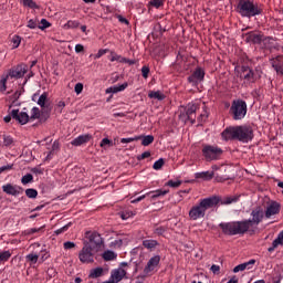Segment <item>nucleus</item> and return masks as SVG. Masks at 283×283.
<instances>
[{
    "label": "nucleus",
    "instance_id": "obj_1",
    "mask_svg": "<svg viewBox=\"0 0 283 283\" xmlns=\"http://www.w3.org/2000/svg\"><path fill=\"white\" fill-rule=\"evenodd\" d=\"M264 216L265 213L262 208H255L251 212L252 219L221 222L219 228L224 235H244V233H249L251 227H258L264 220Z\"/></svg>",
    "mask_w": 283,
    "mask_h": 283
},
{
    "label": "nucleus",
    "instance_id": "obj_2",
    "mask_svg": "<svg viewBox=\"0 0 283 283\" xmlns=\"http://www.w3.org/2000/svg\"><path fill=\"white\" fill-rule=\"evenodd\" d=\"M235 12L243 19H253L264 12L261 3L253 0H239L235 6Z\"/></svg>",
    "mask_w": 283,
    "mask_h": 283
},
{
    "label": "nucleus",
    "instance_id": "obj_3",
    "mask_svg": "<svg viewBox=\"0 0 283 283\" xmlns=\"http://www.w3.org/2000/svg\"><path fill=\"white\" fill-rule=\"evenodd\" d=\"M220 203V198L209 197L201 199L199 205L193 206L189 211V218L191 220H200L207 216V210L213 209Z\"/></svg>",
    "mask_w": 283,
    "mask_h": 283
},
{
    "label": "nucleus",
    "instance_id": "obj_4",
    "mask_svg": "<svg viewBox=\"0 0 283 283\" xmlns=\"http://www.w3.org/2000/svg\"><path fill=\"white\" fill-rule=\"evenodd\" d=\"M247 102L242 99H235L232 102V105L230 107V114L233 118V120H242L247 116Z\"/></svg>",
    "mask_w": 283,
    "mask_h": 283
},
{
    "label": "nucleus",
    "instance_id": "obj_5",
    "mask_svg": "<svg viewBox=\"0 0 283 283\" xmlns=\"http://www.w3.org/2000/svg\"><path fill=\"white\" fill-rule=\"evenodd\" d=\"M201 154L207 163L220 160V156H222V148L212 145H203Z\"/></svg>",
    "mask_w": 283,
    "mask_h": 283
},
{
    "label": "nucleus",
    "instance_id": "obj_6",
    "mask_svg": "<svg viewBox=\"0 0 283 283\" xmlns=\"http://www.w3.org/2000/svg\"><path fill=\"white\" fill-rule=\"evenodd\" d=\"M86 238L88 241H84V244H90L93 251L98 253V251L103 249V244H105V241H103V237H101V233L96 231L87 232Z\"/></svg>",
    "mask_w": 283,
    "mask_h": 283
},
{
    "label": "nucleus",
    "instance_id": "obj_7",
    "mask_svg": "<svg viewBox=\"0 0 283 283\" xmlns=\"http://www.w3.org/2000/svg\"><path fill=\"white\" fill-rule=\"evenodd\" d=\"M17 120L20 125H28L30 123V115L28 112H19V109H12L9 115L4 117V123H10V120Z\"/></svg>",
    "mask_w": 283,
    "mask_h": 283
},
{
    "label": "nucleus",
    "instance_id": "obj_8",
    "mask_svg": "<svg viewBox=\"0 0 283 283\" xmlns=\"http://www.w3.org/2000/svg\"><path fill=\"white\" fill-rule=\"evenodd\" d=\"M245 43H252L253 45H260L262 41H271V36H265L260 31H250L243 34Z\"/></svg>",
    "mask_w": 283,
    "mask_h": 283
},
{
    "label": "nucleus",
    "instance_id": "obj_9",
    "mask_svg": "<svg viewBox=\"0 0 283 283\" xmlns=\"http://www.w3.org/2000/svg\"><path fill=\"white\" fill-rule=\"evenodd\" d=\"M94 253L96 250L92 249L91 244H85L78 253V260L82 264H92L94 262Z\"/></svg>",
    "mask_w": 283,
    "mask_h": 283
},
{
    "label": "nucleus",
    "instance_id": "obj_10",
    "mask_svg": "<svg viewBox=\"0 0 283 283\" xmlns=\"http://www.w3.org/2000/svg\"><path fill=\"white\" fill-rule=\"evenodd\" d=\"M196 109H198V106L196 105H188L187 107L181 106L179 109L181 114L179 115V120H182L184 123H187V120H190L191 124L196 123Z\"/></svg>",
    "mask_w": 283,
    "mask_h": 283
},
{
    "label": "nucleus",
    "instance_id": "obj_11",
    "mask_svg": "<svg viewBox=\"0 0 283 283\" xmlns=\"http://www.w3.org/2000/svg\"><path fill=\"white\" fill-rule=\"evenodd\" d=\"M253 127L250 125L238 126V140L240 143H250V140H253Z\"/></svg>",
    "mask_w": 283,
    "mask_h": 283
},
{
    "label": "nucleus",
    "instance_id": "obj_12",
    "mask_svg": "<svg viewBox=\"0 0 283 283\" xmlns=\"http://www.w3.org/2000/svg\"><path fill=\"white\" fill-rule=\"evenodd\" d=\"M1 189L3 193H6L7 196H12L13 198H19V196H23V191H25L23 187L12 182H7L2 185Z\"/></svg>",
    "mask_w": 283,
    "mask_h": 283
},
{
    "label": "nucleus",
    "instance_id": "obj_13",
    "mask_svg": "<svg viewBox=\"0 0 283 283\" xmlns=\"http://www.w3.org/2000/svg\"><path fill=\"white\" fill-rule=\"evenodd\" d=\"M9 78H23L28 74L27 64H18L17 66L11 67L6 73Z\"/></svg>",
    "mask_w": 283,
    "mask_h": 283
},
{
    "label": "nucleus",
    "instance_id": "obj_14",
    "mask_svg": "<svg viewBox=\"0 0 283 283\" xmlns=\"http://www.w3.org/2000/svg\"><path fill=\"white\" fill-rule=\"evenodd\" d=\"M281 209H282V206L277 201L270 202V205H268L265 209V218L268 220H271L273 216H277L280 213Z\"/></svg>",
    "mask_w": 283,
    "mask_h": 283
},
{
    "label": "nucleus",
    "instance_id": "obj_15",
    "mask_svg": "<svg viewBox=\"0 0 283 283\" xmlns=\"http://www.w3.org/2000/svg\"><path fill=\"white\" fill-rule=\"evenodd\" d=\"M188 81L192 83V85H198V83H202L205 81V70H202V67H197L193 73L188 76Z\"/></svg>",
    "mask_w": 283,
    "mask_h": 283
},
{
    "label": "nucleus",
    "instance_id": "obj_16",
    "mask_svg": "<svg viewBox=\"0 0 283 283\" xmlns=\"http://www.w3.org/2000/svg\"><path fill=\"white\" fill-rule=\"evenodd\" d=\"M241 72L243 74L244 81L248 83H255L258 81V75L255 74V71L253 69L249 67L248 65L241 66Z\"/></svg>",
    "mask_w": 283,
    "mask_h": 283
},
{
    "label": "nucleus",
    "instance_id": "obj_17",
    "mask_svg": "<svg viewBox=\"0 0 283 283\" xmlns=\"http://www.w3.org/2000/svg\"><path fill=\"white\" fill-rule=\"evenodd\" d=\"M238 126H229L222 133L223 140H238Z\"/></svg>",
    "mask_w": 283,
    "mask_h": 283
},
{
    "label": "nucleus",
    "instance_id": "obj_18",
    "mask_svg": "<svg viewBox=\"0 0 283 283\" xmlns=\"http://www.w3.org/2000/svg\"><path fill=\"white\" fill-rule=\"evenodd\" d=\"M270 63L277 76H283V55H277L276 57L270 60Z\"/></svg>",
    "mask_w": 283,
    "mask_h": 283
},
{
    "label": "nucleus",
    "instance_id": "obj_19",
    "mask_svg": "<svg viewBox=\"0 0 283 283\" xmlns=\"http://www.w3.org/2000/svg\"><path fill=\"white\" fill-rule=\"evenodd\" d=\"M25 92V88H23V86H21L19 90H17L12 95L9 96V101H10V105H9V109L11 107H19V105H21L19 103V98H21V95Z\"/></svg>",
    "mask_w": 283,
    "mask_h": 283
},
{
    "label": "nucleus",
    "instance_id": "obj_20",
    "mask_svg": "<svg viewBox=\"0 0 283 283\" xmlns=\"http://www.w3.org/2000/svg\"><path fill=\"white\" fill-rule=\"evenodd\" d=\"M90 140H92V135H80L71 142V145L74 147H81V145H85V143H90Z\"/></svg>",
    "mask_w": 283,
    "mask_h": 283
},
{
    "label": "nucleus",
    "instance_id": "obj_21",
    "mask_svg": "<svg viewBox=\"0 0 283 283\" xmlns=\"http://www.w3.org/2000/svg\"><path fill=\"white\" fill-rule=\"evenodd\" d=\"M160 263V256H153L147 265L144 269V273H146V275H148V273H151V271H154V269H156V266H158V264Z\"/></svg>",
    "mask_w": 283,
    "mask_h": 283
},
{
    "label": "nucleus",
    "instance_id": "obj_22",
    "mask_svg": "<svg viewBox=\"0 0 283 283\" xmlns=\"http://www.w3.org/2000/svg\"><path fill=\"white\" fill-rule=\"evenodd\" d=\"M125 275H127V272H125V270L123 269L114 270L111 274L112 282L118 283L120 282V280H123V277H125Z\"/></svg>",
    "mask_w": 283,
    "mask_h": 283
},
{
    "label": "nucleus",
    "instance_id": "obj_23",
    "mask_svg": "<svg viewBox=\"0 0 283 283\" xmlns=\"http://www.w3.org/2000/svg\"><path fill=\"white\" fill-rule=\"evenodd\" d=\"M279 247H283V230L274 239V241L272 242V247L268 249L269 253H273V251H275V249H277Z\"/></svg>",
    "mask_w": 283,
    "mask_h": 283
},
{
    "label": "nucleus",
    "instance_id": "obj_24",
    "mask_svg": "<svg viewBox=\"0 0 283 283\" xmlns=\"http://www.w3.org/2000/svg\"><path fill=\"white\" fill-rule=\"evenodd\" d=\"M129 87V84L125 82L120 85L111 86L106 90V94H118V92H125Z\"/></svg>",
    "mask_w": 283,
    "mask_h": 283
},
{
    "label": "nucleus",
    "instance_id": "obj_25",
    "mask_svg": "<svg viewBox=\"0 0 283 283\" xmlns=\"http://www.w3.org/2000/svg\"><path fill=\"white\" fill-rule=\"evenodd\" d=\"M169 193V190H163V189H157L150 192H147L146 196H150L151 200H158V198H163Z\"/></svg>",
    "mask_w": 283,
    "mask_h": 283
},
{
    "label": "nucleus",
    "instance_id": "obj_26",
    "mask_svg": "<svg viewBox=\"0 0 283 283\" xmlns=\"http://www.w3.org/2000/svg\"><path fill=\"white\" fill-rule=\"evenodd\" d=\"M213 176H216V172L212 171H201V172H196L195 178L201 179V180H213Z\"/></svg>",
    "mask_w": 283,
    "mask_h": 283
},
{
    "label": "nucleus",
    "instance_id": "obj_27",
    "mask_svg": "<svg viewBox=\"0 0 283 283\" xmlns=\"http://www.w3.org/2000/svg\"><path fill=\"white\" fill-rule=\"evenodd\" d=\"M253 264H255V260L253 259L250 260L249 262L241 263L233 269V273H240V271H245V269H251Z\"/></svg>",
    "mask_w": 283,
    "mask_h": 283
},
{
    "label": "nucleus",
    "instance_id": "obj_28",
    "mask_svg": "<svg viewBox=\"0 0 283 283\" xmlns=\"http://www.w3.org/2000/svg\"><path fill=\"white\" fill-rule=\"evenodd\" d=\"M8 78H10L8 76L7 73L0 75V92L3 93L8 90Z\"/></svg>",
    "mask_w": 283,
    "mask_h": 283
},
{
    "label": "nucleus",
    "instance_id": "obj_29",
    "mask_svg": "<svg viewBox=\"0 0 283 283\" xmlns=\"http://www.w3.org/2000/svg\"><path fill=\"white\" fill-rule=\"evenodd\" d=\"M102 258L105 260V262H112V260H116L118 255L114 251L107 250L103 253Z\"/></svg>",
    "mask_w": 283,
    "mask_h": 283
},
{
    "label": "nucleus",
    "instance_id": "obj_30",
    "mask_svg": "<svg viewBox=\"0 0 283 283\" xmlns=\"http://www.w3.org/2000/svg\"><path fill=\"white\" fill-rule=\"evenodd\" d=\"M139 137H142L140 140L144 147H149L154 143V135H139Z\"/></svg>",
    "mask_w": 283,
    "mask_h": 283
},
{
    "label": "nucleus",
    "instance_id": "obj_31",
    "mask_svg": "<svg viewBox=\"0 0 283 283\" xmlns=\"http://www.w3.org/2000/svg\"><path fill=\"white\" fill-rule=\"evenodd\" d=\"M148 98H155L156 101H165V96L160 91H151L148 93Z\"/></svg>",
    "mask_w": 283,
    "mask_h": 283
},
{
    "label": "nucleus",
    "instance_id": "obj_32",
    "mask_svg": "<svg viewBox=\"0 0 283 283\" xmlns=\"http://www.w3.org/2000/svg\"><path fill=\"white\" fill-rule=\"evenodd\" d=\"M12 258V252L10 250L0 252V264L8 262Z\"/></svg>",
    "mask_w": 283,
    "mask_h": 283
},
{
    "label": "nucleus",
    "instance_id": "obj_33",
    "mask_svg": "<svg viewBox=\"0 0 283 283\" xmlns=\"http://www.w3.org/2000/svg\"><path fill=\"white\" fill-rule=\"evenodd\" d=\"M103 268L93 269L90 273V277H92V280H96V277H103Z\"/></svg>",
    "mask_w": 283,
    "mask_h": 283
},
{
    "label": "nucleus",
    "instance_id": "obj_34",
    "mask_svg": "<svg viewBox=\"0 0 283 283\" xmlns=\"http://www.w3.org/2000/svg\"><path fill=\"white\" fill-rule=\"evenodd\" d=\"M25 196H27V198H30L31 200H34L39 196V191L34 188H28L25 190Z\"/></svg>",
    "mask_w": 283,
    "mask_h": 283
},
{
    "label": "nucleus",
    "instance_id": "obj_35",
    "mask_svg": "<svg viewBox=\"0 0 283 283\" xmlns=\"http://www.w3.org/2000/svg\"><path fill=\"white\" fill-rule=\"evenodd\" d=\"M38 118H41V111L39 107H33L31 109V116H29V120H36Z\"/></svg>",
    "mask_w": 283,
    "mask_h": 283
},
{
    "label": "nucleus",
    "instance_id": "obj_36",
    "mask_svg": "<svg viewBox=\"0 0 283 283\" xmlns=\"http://www.w3.org/2000/svg\"><path fill=\"white\" fill-rule=\"evenodd\" d=\"M143 245L145 249H156L158 247V241L156 240H144Z\"/></svg>",
    "mask_w": 283,
    "mask_h": 283
},
{
    "label": "nucleus",
    "instance_id": "obj_37",
    "mask_svg": "<svg viewBox=\"0 0 283 283\" xmlns=\"http://www.w3.org/2000/svg\"><path fill=\"white\" fill-rule=\"evenodd\" d=\"M164 32H165V29H163V24L158 22L154 25V32H153L154 36H161Z\"/></svg>",
    "mask_w": 283,
    "mask_h": 283
},
{
    "label": "nucleus",
    "instance_id": "obj_38",
    "mask_svg": "<svg viewBox=\"0 0 283 283\" xmlns=\"http://www.w3.org/2000/svg\"><path fill=\"white\" fill-rule=\"evenodd\" d=\"M21 3L25 8H31L32 10L39 9V6L36 4V2H34V0H21Z\"/></svg>",
    "mask_w": 283,
    "mask_h": 283
},
{
    "label": "nucleus",
    "instance_id": "obj_39",
    "mask_svg": "<svg viewBox=\"0 0 283 283\" xmlns=\"http://www.w3.org/2000/svg\"><path fill=\"white\" fill-rule=\"evenodd\" d=\"M240 200V196H233V197H226L221 205H233V202H238Z\"/></svg>",
    "mask_w": 283,
    "mask_h": 283
},
{
    "label": "nucleus",
    "instance_id": "obj_40",
    "mask_svg": "<svg viewBox=\"0 0 283 283\" xmlns=\"http://www.w3.org/2000/svg\"><path fill=\"white\" fill-rule=\"evenodd\" d=\"M134 216H136V213L132 210H123L120 212L122 220H129V218H134Z\"/></svg>",
    "mask_w": 283,
    "mask_h": 283
},
{
    "label": "nucleus",
    "instance_id": "obj_41",
    "mask_svg": "<svg viewBox=\"0 0 283 283\" xmlns=\"http://www.w3.org/2000/svg\"><path fill=\"white\" fill-rule=\"evenodd\" d=\"M163 167H165V159L164 158H159L153 165V169H155V171H160V169H163Z\"/></svg>",
    "mask_w": 283,
    "mask_h": 283
},
{
    "label": "nucleus",
    "instance_id": "obj_42",
    "mask_svg": "<svg viewBox=\"0 0 283 283\" xmlns=\"http://www.w3.org/2000/svg\"><path fill=\"white\" fill-rule=\"evenodd\" d=\"M22 185H30V182H34V176L32 174H27L21 178Z\"/></svg>",
    "mask_w": 283,
    "mask_h": 283
},
{
    "label": "nucleus",
    "instance_id": "obj_43",
    "mask_svg": "<svg viewBox=\"0 0 283 283\" xmlns=\"http://www.w3.org/2000/svg\"><path fill=\"white\" fill-rule=\"evenodd\" d=\"M39 30H48V28H52V23H50L46 19H42L40 21V25H38Z\"/></svg>",
    "mask_w": 283,
    "mask_h": 283
},
{
    "label": "nucleus",
    "instance_id": "obj_44",
    "mask_svg": "<svg viewBox=\"0 0 283 283\" xmlns=\"http://www.w3.org/2000/svg\"><path fill=\"white\" fill-rule=\"evenodd\" d=\"M45 103H48V93L44 92L38 99V105H40V107H45Z\"/></svg>",
    "mask_w": 283,
    "mask_h": 283
},
{
    "label": "nucleus",
    "instance_id": "obj_45",
    "mask_svg": "<svg viewBox=\"0 0 283 283\" xmlns=\"http://www.w3.org/2000/svg\"><path fill=\"white\" fill-rule=\"evenodd\" d=\"M27 28H30V30H36V28H39V20L30 19L28 21Z\"/></svg>",
    "mask_w": 283,
    "mask_h": 283
},
{
    "label": "nucleus",
    "instance_id": "obj_46",
    "mask_svg": "<svg viewBox=\"0 0 283 283\" xmlns=\"http://www.w3.org/2000/svg\"><path fill=\"white\" fill-rule=\"evenodd\" d=\"M114 61H117V63H125V57H123V55L112 53L111 62L114 63Z\"/></svg>",
    "mask_w": 283,
    "mask_h": 283
},
{
    "label": "nucleus",
    "instance_id": "obj_47",
    "mask_svg": "<svg viewBox=\"0 0 283 283\" xmlns=\"http://www.w3.org/2000/svg\"><path fill=\"white\" fill-rule=\"evenodd\" d=\"M27 262H31L32 264H36L39 262V254L30 253L27 255Z\"/></svg>",
    "mask_w": 283,
    "mask_h": 283
},
{
    "label": "nucleus",
    "instance_id": "obj_48",
    "mask_svg": "<svg viewBox=\"0 0 283 283\" xmlns=\"http://www.w3.org/2000/svg\"><path fill=\"white\" fill-rule=\"evenodd\" d=\"M149 4L153 8H163V6H165V0H150Z\"/></svg>",
    "mask_w": 283,
    "mask_h": 283
},
{
    "label": "nucleus",
    "instance_id": "obj_49",
    "mask_svg": "<svg viewBox=\"0 0 283 283\" xmlns=\"http://www.w3.org/2000/svg\"><path fill=\"white\" fill-rule=\"evenodd\" d=\"M78 25H81V23H78V21L76 20H69L65 24L66 28H70L72 30H75L76 28H78Z\"/></svg>",
    "mask_w": 283,
    "mask_h": 283
},
{
    "label": "nucleus",
    "instance_id": "obj_50",
    "mask_svg": "<svg viewBox=\"0 0 283 283\" xmlns=\"http://www.w3.org/2000/svg\"><path fill=\"white\" fill-rule=\"evenodd\" d=\"M12 43H13L12 44L13 50H17V48H19L21 45V36L13 35Z\"/></svg>",
    "mask_w": 283,
    "mask_h": 283
},
{
    "label": "nucleus",
    "instance_id": "obj_51",
    "mask_svg": "<svg viewBox=\"0 0 283 283\" xmlns=\"http://www.w3.org/2000/svg\"><path fill=\"white\" fill-rule=\"evenodd\" d=\"M140 138L143 137L135 136V137L122 138L120 143L125 145L127 143H135L136 140H140Z\"/></svg>",
    "mask_w": 283,
    "mask_h": 283
},
{
    "label": "nucleus",
    "instance_id": "obj_52",
    "mask_svg": "<svg viewBox=\"0 0 283 283\" xmlns=\"http://www.w3.org/2000/svg\"><path fill=\"white\" fill-rule=\"evenodd\" d=\"M112 145H113V143H112V140H109V138H103L99 144V147H103V149H105L107 146L112 147Z\"/></svg>",
    "mask_w": 283,
    "mask_h": 283
},
{
    "label": "nucleus",
    "instance_id": "obj_53",
    "mask_svg": "<svg viewBox=\"0 0 283 283\" xmlns=\"http://www.w3.org/2000/svg\"><path fill=\"white\" fill-rule=\"evenodd\" d=\"M149 72H150L149 66L144 65V66L142 67V76H143L144 78H149Z\"/></svg>",
    "mask_w": 283,
    "mask_h": 283
},
{
    "label": "nucleus",
    "instance_id": "obj_54",
    "mask_svg": "<svg viewBox=\"0 0 283 283\" xmlns=\"http://www.w3.org/2000/svg\"><path fill=\"white\" fill-rule=\"evenodd\" d=\"M167 231V229H165V227H157L154 230V233L156 235H165V232Z\"/></svg>",
    "mask_w": 283,
    "mask_h": 283
},
{
    "label": "nucleus",
    "instance_id": "obj_55",
    "mask_svg": "<svg viewBox=\"0 0 283 283\" xmlns=\"http://www.w3.org/2000/svg\"><path fill=\"white\" fill-rule=\"evenodd\" d=\"M39 231H43V227L31 228V229L27 230V235H34V233H39Z\"/></svg>",
    "mask_w": 283,
    "mask_h": 283
},
{
    "label": "nucleus",
    "instance_id": "obj_56",
    "mask_svg": "<svg viewBox=\"0 0 283 283\" xmlns=\"http://www.w3.org/2000/svg\"><path fill=\"white\" fill-rule=\"evenodd\" d=\"M63 247L66 251H70V249H74L76 247V243L72 241H66L64 242Z\"/></svg>",
    "mask_w": 283,
    "mask_h": 283
},
{
    "label": "nucleus",
    "instance_id": "obj_57",
    "mask_svg": "<svg viewBox=\"0 0 283 283\" xmlns=\"http://www.w3.org/2000/svg\"><path fill=\"white\" fill-rule=\"evenodd\" d=\"M3 143L6 147H10V145H12V143H14V139L10 136H4L3 137Z\"/></svg>",
    "mask_w": 283,
    "mask_h": 283
},
{
    "label": "nucleus",
    "instance_id": "obj_58",
    "mask_svg": "<svg viewBox=\"0 0 283 283\" xmlns=\"http://www.w3.org/2000/svg\"><path fill=\"white\" fill-rule=\"evenodd\" d=\"M111 247H114L115 249H120L123 247V240L122 239H116L111 243Z\"/></svg>",
    "mask_w": 283,
    "mask_h": 283
},
{
    "label": "nucleus",
    "instance_id": "obj_59",
    "mask_svg": "<svg viewBox=\"0 0 283 283\" xmlns=\"http://www.w3.org/2000/svg\"><path fill=\"white\" fill-rule=\"evenodd\" d=\"M109 52L108 49H101L97 54H95L94 59H101V56H105Z\"/></svg>",
    "mask_w": 283,
    "mask_h": 283
},
{
    "label": "nucleus",
    "instance_id": "obj_60",
    "mask_svg": "<svg viewBox=\"0 0 283 283\" xmlns=\"http://www.w3.org/2000/svg\"><path fill=\"white\" fill-rule=\"evenodd\" d=\"M70 223H67L66 226L55 230V235H61V233H65V231H67V229H70Z\"/></svg>",
    "mask_w": 283,
    "mask_h": 283
},
{
    "label": "nucleus",
    "instance_id": "obj_61",
    "mask_svg": "<svg viewBox=\"0 0 283 283\" xmlns=\"http://www.w3.org/2000/svg\"><path fill=\"white\" fill-rule=\"evenodd\" d=\"M151 156L150 151H145L142 155L137 156V160H145V158H149Z\"/></svg>",
    "mask_w": 283,
    "mask_h": 283
},
{
    "label": "nucleus",
    "instance_id": "obj_62",
    "mask_svg": "<svg viewBox=\"0 0 283 283\" xmlns=\"http://www.w3.org/2000/svg\"><path fill=\"white\" fill-rule=\"evenodd\" d=\"M75 52L76 54H81V52H85V46H83V44H76Z\"/></svg>",
    "mask_w": 283,
    "mask_h": 283
},
{
    "label": "nucleus",
    "instance_id": "obj_63",
    "mask_svg": "<svg viewBox=\"0 0 283 283\" xmlns=\"http://www.w3.org/2000/svg\"><path fill=\"white\" fill-rule=\"evenodd\" d=\"M64 107H65V102L63 101H60L56 105V109L59 111L60 114L63 112Z\"/></svg>",
    "mask_w": 283,
    "mask_h": 283
},
{
    "label": "nucleus",
    "instance_id": "obj_64",
    "mask_svg": "<svg viewBox=\"0 0 283 283\" xmlns=\"http://www.w3.org/2000/svg\"><path fill=\"white\" fill-rule=\"evenodd\" d=\"M74 91H75L76 94H81L83 92V84L82 83H77L75 85Z\"/></svg>",
    "mask_w": 283,
    "mask_h": 283
}]
</instances>
